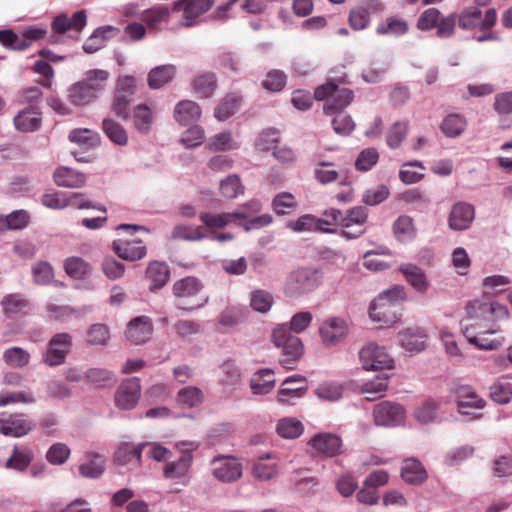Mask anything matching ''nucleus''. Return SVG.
Masks as SVG:
<instances>
[{
    "mask_svg": "<svg viewBox=\"0 0 512 512\" xmlns=\"http://www.w3.org/2000/svg\"><path fill=\"white\" fill-rule=\"evenodd\" d=\"M313 316L309 311L295 313L289 323L279 324L272 331V342L282 351L280 363L286 369H293L294 364L303 354V343L299 337L292 334L301 333L308 328Z\"/></svg>",
    "mask_w": 512,
    "mask_h": 512,
    "instance_id": "f257e3e1",
    "label": "nucleus"
},
{
    "mask_svg": "<svg viewBox=\"0 0 512 512\" xmlns=\"http://www.w3.org/2000/svg\"><path fill=\"white\" fill-rule=\"evenodd\" d=\"M314 97L324 101L323 111L326 115H334L351 104L354 93L349 88L339 87L335 81H328L315 89Z\"/></svg>",
    "mask_w": 512,
    "mask_h": 512,
    "instance_id": "f03ea898",
    "label": "nucleus"
},
{
    "mask_svg": "<svg viewBox=\"0 0 512 512\" xmlns=\"http://www.w3.org/2000/svg\"><path fill=\"white\" fill-rule=\"evenodd\" d=\"M322 280L321 272L314 268H300L291 272L285 282L284 292L290 298H298L314 291Z\"/></svg>",
    "mask_w": 512,
    "mask_h": 512,
    "instance_id": "7ed1b4c3",
    "label": "nucleus"
},
{
    "mask_svg": "<svg viewBox=\"0 0 512 512\" xmlns=\"http://www.w3.org/2000/svg\"><path fill=\"white\" fill-rule=\"evenodd\" d=\"M452 393L455 397L457 411L461 415L472 416L473 419H480L482 414L474 413L472 410L483 409L486 401L480 397L475 389L469 385H454Z\"/></svg>",
    "mask_w": 512,
    "mask_h": 512,
    "instance_id": "20e7f679",
    "label": "nucleus"
},
{
    "mask_svg": "<svg viewBox=\"0 0 512 512\" xmlns=\"http://www.w3.org/2000/svg\"><path fill=\"white\" fill-rule=\"evenodd\" d=\"M36 423L24 413H0V434L21 438L28 435L34 428Z\"/></svg>",
    "mask_w": 512,
    "mask_h": 512,
    "instance_id": "39448f33",
    "label": "nucleus"
},
{
    "mask_svg": "<svg viewBox=\"0 0 512 512\" xmlns=\"http://www.w3.org/2000/svg\"><path fill=\"white\" fill-rule=\"evenodd\" d=\"M72 346V336L68 333H57L48 342L42 354V361L49 367L62 365Z\"/></svg>",
    "mask_w": 512,
    "mask_h": 512,
    "instance_id": "423d86ee",
    "label": "nucleus"
},
{
    "mask_svg": "<svg viewBox=\"0 0 512 512\" xmlns=\"http://www.w3.org/2000/svg\"><path fill=\"white\" fill-rule=\"evenodd\" d=\"M359 360L365 370L392 369L394 360L385 348L374 342H369L359 351Z\"/></svg>",
    "mask_w": 512,
    "mask_h": 512,
    "instance_id": "0eeeda50",
    "label": "nucleus"
},
{
    "mask_svg": "<svg viewBox=\"0 0 512 512\" xmlns=\"http://www.w3.org/2000/svg\"><path fill=\"white\" fill-rule=\"evenodd\" d=\"M406 417L405 408L396 402L382 401L374 406V423L381 427H397L404 423Z\"/></svg>",
    "mask_w": 512,
    "mask_h": 512,
    "instance_id": "6e6552de",
    "label": "nucleus"
},
{
    "mask_svg": "<svg viewBox=\"0 0 512 512\" xmlns=\"http://www.w3.org/2000/svg\"><path fill=\"white\" fill-rule=\"evenodd\" d=\"M475 219V207L466 202L458 201L450 209L447 225L452 231L468 230Z\"/></svg>",
    "mask_w": 512,
    "mask_h": 512,
    "instance_id": "1a4fd4ad",
    "label": "nucleus"
},
{
    "mask_svg": "<svg viewBox=\"0 0 512 512\" xmlns=\"http://www.w3.org/2000/svg\"><path fill=\"white\" fill-rule=\"evenodd\" d=\"M214 0H179L174 3L173 10L182 13L181 25L191 27L196 25L200 15L208 11Z\"/></svg>",
    "mask_w": 512,
    "mask_h": 512,
    "instance_id": "9d476101",
    "label": "nucleus"
},
{
    "mask_svg": "<svg viewBox=\"0 0 512 512\" xmlns=\"http://www.w3.org/2000/svg\"><path fill=\"white\" fill-rule=\"evenodd\" d=\"M140 379L131 377L123 380L115 393L116 406L122 410L133 409L140 399Z\"/></svg>",
    "mask_w": 512,
    "mask_h": 512,
    "instance_id": "9b49d317",
    "label": "nucleus"
},
{
    "mask_svg": "<svg viewBox=\"0 0 512 512\" xmlns=\"http://www.w3.org/2000/svg\"><path fill=\"white\" fill-rule=\"evenodd\" d=\"M319 334L324 345L335 346L346 338L348 324L339 317L329 318L321 324Z\"/></svg>",
    "mask_w": 512,
    "mask_h": 512,
    "instance_id": "f8f14e48",
    "label": "nucleus"
},
{
    "mask_svg": "<svg viewBox=\"0 0 512 512\" xmlns=\"http://www.w3.org/2000/svg\"><path fill=\"white\" fill-rule=\"evenodd\" d=\"M212 474L222 482L236 481L242 475V467L238 460L230 456L215 457L212 462Z\"/></svg>",
    "mask_w": 512,
    "mask_h": 512,
    "instance_id": "ddd939ff",
    "label": "nucleus"
},
{
    "mask_svg": "<svg viewBox=\"0 0 512 512\" xmlns=\"http://www.w3.org/2000/svg\"><path fill=\"white\" fill-rule=\"evenodd\" d=\"M153 332V324L148 316H137L129 321L125 336L133 344H142L149 340Z\"/></svg>",
    "mask_w": 512,
    "mask_h": 512,
    "instance_id": "4468645a",
    "label": "nucleus"
},
{
    "mask_svg": "<svg viewBox=\"0 0 512 512\" xmlns=\"http://www.w3.org/2000/svg\"><path fill=\"white\" fill-rule=\"evenodd\" d=\"M112 247L118 257L127 261L140 260L147 254L146 245L140 239L114 240Z\"/></svg>",
    "mask_w": 512,
    "mask_h": 512,
    "instance_id": "2eb2a0df",
    "label": "nucleus"
},
{
    "mask_svg": "<svg viewBox=\"0 0 512 512\" xmlns=\"http://www.w3.org/2000/svg\"><path fill=\"white\" fill-rule=\"evenodd\" d=\"M193 455L191 452H184L178 459L167 462L163 474L167 479H181L186 485L189 482V471L192 465Z\"/></svg>",
    "mask_w": 512,
    "mask_h": 512,
    "instance_id": "dca6fc26",
    "label": "nucleus"
},
{
    "mask_svg": "<svg viewBox=\"0 0 512 512\" xmlns=\"http://www.w3.org/2000/svg\"><path fill=\"white\" fill-rule=\"evenodd\" d=\"M286 228L295 232V233H326V234H334L336 233L335 228H321L319 226L318 217L313 214H304L298 217L297 219L288 220L285 223Z\"/></svg>",
    "mask_w": 512,
    "mask_h": 512,
    "instance_id": "f3484780",
    "label": "nucleus"
},
{
    "mask_svg": "<svg viewBox=\"0 0 512 512\" xmlns=\"http://www.w3.org/2000/svg\"><path fill=\"white\" fill-rule=\"evenodd\" d=\"M145 444H121L114 453V463L118 466L130 465L139 467L142 462V451Z\"/></svg>",
    "mask_w": 512,
    "mask_h": 512,
    "instance_id": "a211bd4d",
    "label": "nucleus"
},
{
    "mask_svg": "<svg viewBox=\"0 0 512 512\" xmlns=\"http://www.w3.org/2000/svg\"><path fill=\"white\" fill-rule=\"evenodd\" d=\"M399 271L416 292L424 294L428 291L430 282L422 268L416 264L403 263Z\"/></svg>",
    "mask_w": 512,
    "mask_h": 512,
    "instance_id": "6ab92c4d",
    "label": "nucleus"
},
{
    "mask_svg": "<svg viewBox=\"0 0 512 512\" xmlns=\"http://www.w3.org/2000/svg\"><path fill=\"white\" fill-rule=\"evenodd\" d=\"M105 471V457L98 453L88 452L79 465V473L89 479L100 478Z\"/></svg>",
    "mask_w": 512,
    "mask_h": 512,
    "instance_id": "aec40b11",
    "label": "nucleus"
},
{
    "mask_svg": "<svg viewBox=\"0 0 512 512\" xmlns=\"http://www.w3.org/2000/svg\"><path fill=\"white\" fill-rule=\"evenodd\" d=\"M399 337L402 347L407 352L417 353L426 347L427 333L422 328H407L399 334Z\"/></svg>",
    "mask_w": 512,
    "mask_h": 512,
    "instance_id": "412c9836",
    "label": "nucleus"
},
{
    "mask_svg": "<svg viewBox=\"0 0 512 512\" xmlns=\"http://www.w3.org/2000/svg\"><path fill=\"white\" fill-rule=\"evenodd\" d=\"M311 445L319 453L333 457L341 453L342 440L336 434L320 433L311 439Z\"/></svg>",
    "mask_w": 512,
    "mask_h": 512,
    "instance_id": "4be33fe9",
    "label": "nucleus"
},
{
    "mask_svg": "<svg viewBox=\"0 0 512 512\" xmlns=\"http://www.w3.org/2000/svg\"><path fill=\"white\" fill-rule=\"evenodd\" d=\"M34 459L33 450L26 445H14L11 456L5 461V468L24 472Z\"/></svg>",
    "mask_w": 512,
    "mask_h": 512,
    "instance_id": "5701e85b",
    "label": "nucleus"
},
{
    "mask_svg": "<svg viewBox=\"0 0 512 512\" xmlns=\"http://www.w3.org/2000/svg\"><path fill=\"white\" fill-rule=\"evenodd\" d=\"M53 178L57 186L71 189L81 188L86 183L85 174L66 166L56 169Z\"/></svg>",
    "mask_w": 512,
    "mask_h": 512,
    "instance_id": "b1692460",
    "label": "nucleus"
},
{
    "mask_svg": "<svg viewBox=\"0 0 512 512\" xmlns=\"http://www.w3.org/2000/svg\"><path fill=\"white\" fill-rule=\"evenodd\" d=\"M402 479L412 485H420L427 480V471L417 458H407L401 467Z\"/></svg>",
    "mask_w": 512,
    "mask_h": 512,
    "instance_id": "393cba45",
    "label": "nucleus"
},
{
    "mask_svg": "<svg viewBox=\"0 0 512 512\" xmlns=\"http://www.w3.org/2000/svg\"><path fill=\"white\" fill-rule=\"evenodd\" d=\"M41 112L34 106H29L18 112L14 117L15 128L21 132H33L41 126Z\"/></svg>",
    "mask_w": 512,
    "mask_h": 512,
    "instance_id": "a878e982",
    "label": "nucleus"
},
{
    "mask_svg": "<svg viewBox=\"0 0 512 512\" xmlns=\"http://www.w3.org/2000/svg\"><path fill=\"white\" fill-rule=\"evenodd\" d=\"M201 113V108L196 102L182 100L175 106L174 118L180 125L187 126L198 121Z\"/></svg>",
    "mask_w": 512,
    "mask_h": 512,
    "instance_id": "bb28decb",
    "label": "nucleus"
},
{
    "mask_svg": "<svg viewBox=\"0 0 512 512\" xmlns=\"http://www.w3.org/2000/svg\"><path fill=\"white\" fill-rule=\"evenodd\" d=\"M177 68L173 64H163L152 68L147 76V83L150 89L157 90L171 82L176 74Z\"/></svg>",
    "mask_w": 512,
    "mask_h": 512,
    "instance_id": "cd10ccee",
    "label": "nucleus"
},
{
    "mask_svg": "<svg viewBox=\"0 0 512 512\" xmlns=\"http://www.w3.org/2000/svg\"><path fill=\"white\" fill-rule=\"evenodd\" d=\"M392 308L393 306L389 303L376 298L371 301L368 314L372 321L389 325L398 320V316L392 311Z\"/></svg>",
    "mask_w": 512,
    "mask_h": 512,
    "instance_id": "c85d7f7f",
    "label": "nucleus"
},
{
    "mask_svg": "<svg viewBox=\"0 0 512 512\" xmlns=\"http://www.w3.org/2000/svg\"><path fill=\"white\" fill-rule=\"evenodd\" d=\"M242 103V96L238 92L227 94L216 106L214 116L219 121H225L234 115Z\"/></svg>",
    "mask_w": 512,
    "mask_h": 512,
    "instance_id": "c756f323",
    "label": "nucleus"
},
{
    "mask_svg": "<svg viewBox=\"0 0 512 512\" xmlns=\"http://www.w3.org/2000/svg\"><path fill=\"white\" fill-rule=\"evenodd\" d=\"M68 95L70 101L76 106L89 105L99 97L81 80L69 86Z\"/></svg>",
    "mask_w": 512,
    "mask_h": 512,
    "instance_id": "7c9ffc66",
    "label": "nucleus"
},
{
    "mask_svg": "<svg viewBox=\"0 0 512 512\" xmlns=\"http://www.w3.org/2000/svg\"><path fill=\"white\" fill-rule=\"evenodd\" d=\"M275 385L274 372L269 368L257 371L250 381V388L255 395L268 394Z\"/></svg>",
    "mask_w": 512,
    "mask_h": 512,
    "instance_id": "2f4dec72",
    "label": "nucleus"
},
{
    "mask_svg": "<svg viewBox=\"0 0 512 512\" xmlns=\"http://www.w3.org/2000/svg\"><path fill=\"white\" fill-rule=\"evenodd\" d=\"M154 122L153 112L146 104H139L133 109V123L135 129L142 135L151 131Z\"/></svg>",
    "mask_w": 512,
    "mask_h": 512,
    "instance_id": "473e14b6",
    "label": "nucleus"
},
{
    "mask_svg": "<svg viewBox=\"0 0 512 512\" xmlns=\"http://www.w3.org/2000/svg\"><path fill=\"white\" fill-rule=\"evenodd\" d=\"M438 407L437 402L426 401L414 409L413 416L420 425L440 423L441 419L438 415Z\"/></svg>",
    "mask_w": 512,
    "mask_h": 512,
    "instance_id": "72a5a7b5",
    "label": "nucleus"
},
{
    "mask_svg": "<svg viewBox=\"0 0 512 512\" xmlns=\"http://www.w3.org/2000/svg\"><path fill=\"white\" fill-rule=\"evenodd\" d=\"M203 288L201 281L193 276H188L173 284V294L179 298H189L197 295Z\"/></svg>",
    "mask_w": 512,
    "mask_h": 512,
    "instance_id": "f704fd0d",
    "label": "nucleus"
},
{
    "mask_svg": "<svg viewBox=\"0 0 512 512\" xmlns=\"http://www.w3.org/2000/svg\"><path fill=\"white\" fill-rule=\"evenodd\" d=\"M110 77V72L105 69H90L83 74L81 79L89 88L100 96L106 87V82Z\"/></svg>",
    "mask_w": 512,
    "mask_h": 512,
    "instance_id": "c9c22d12",
    "label": "nucleus"
},
{
    "mask_svg": "<svg viewBox=\"0 0 512 512\" xmlns=\"http://www.w3.org/2000/svg\"><path fill=\"white\" fill-rule=\"evenodd\" d=\"M467 126L464 116L458 113L448 114L441 123V131L449 138H455L461 135Z\"/></svg>",
    "mask_w": 512,
    "mask_h": 512,
    "instance_id": "e433bc0d",
    "label": "nucleus"
},
{
    "mask_svg": "<svg viewBox=\"0 0 512 512\" xmlns=\"http://www.w3.org/2000/svg\"><path fill=\"white\" fill-rule=\"evenodd\" d=\"M304 431L301 421L293 417L282 418L276 425L277 434L285 439L298 438Z\"/></svg>",
    "mask_w": 512,
    "mask_h": 512,
    "instance_id": "4c0bfd02",
    "label": "nucleus"
},
{
    "mask_svg": "<svg viewBox=\"0 0 512 512\" xmlns=\"http://www.w3.org/2000/svg\"><path fill=\"white\" fill-rule=\"evenodd\" d=\"M146 276L154 284V287H163L170 278V269L165 262L152 261L146 269Z\"/></svg>",
    "mask_w": 512,
    "mask_h": 512,
    "instance_id": "58836bf2",
    "label": "nucleus"
},
{
    "mask_svg": "<svg viewBox=\"0 0 512 512\" xmlns=\"http://www.w3.org/2000/svg\"><path fill=\"white\" fill-rule=\"evenodd\" d=\"M217 87L216 75L213 72H206L197 76L193 81L194 91L203 98L213 96Z\"/></svg>",
    "mask_w": 512,
    "mask_h": 512,
    "instance_id": "ea45409f",
    "label": "nucleus"
},
{
    "mask_svg": "<svg viewBox=\"0 0 512 512\" xmlns=\"http://www.w3.org/2000/svg\"><path fill=\"white\" fill-rule=\"evenodd\" d=\"M388 388V376L386 374H379L373 380L367 381L361 385L360 391L362 394H369L374 396H367L366 400L374 401L381 397Z\"/></svg>",
    "mask_w": 512,
    "mask_h": 512,
    "instance_id": "a19ab883",
    "label": "nucleus"
},
{
    "mask_svg": "<svg viewBox=\"0 0 512 512\" xmlns=\"http://www.w3.org/2000/svg\"><path fill=\"white\" fill-rule=\"evenodd\" d=\"M69 140L83 149L94 148L98 146L100 141L96 132L86 128L72 130L69 134Z\"/></svg>",
    "mask_w": 512,
    "mask_h": 512,
    "instance_id": "79ce46f5",
    "label": "nucleus"
},
{
    "mask_svg": "<svg viewBox=\"0 0 512 512\" xmlns=\"http://www.w3.org/2000/svg\"><path fill=\"white\" fill-rule=\"evenodd\" d=\"M262 209V203L258 199H251L246 203L239 205L235 210L230 212L234 225H241V222L254 216Z\"/></svg>",
    "mask_w": 512,
    "mask_h": 512,
    "instance_id": "37998d69",
    "label": "nucleus"
},
{
    "mask_svg": "<svg viewBox=\"0 0 512 512\" xmlns=\"http://www.w3.org/2000/svg\"><path fill=\"white\" fill-rule=\"evenodd\" d=\"M393 232L398 241L408 242L415 237V228L411 217L399 216L393 224Z\"/></svg>",
    "mask_w": 512,
    "mask_h": 512,
    "instance_id": "c03bdc74",
    "label": "nucleus"
},
{
    "mask_svg": "<svg viewBox=\"0 0 512 512\" xmlns=\"http://www.w3.org/2000/svg\"><path fill=\"white\" fill-rule=\"evenodd\" d=\"M102 128L106 136L115 144L124 146L128 142V135L124 127L112 119H104Z\"/></svg>",
    "mask_w": 512,
    "mask_h": 512,
    "instance_id": "a18cd8bd",
    "label": "nucleus"
},
{
    "mask_svg": "<svg viewBox=\"0 0 512 512\" xmlns=\"http://www.w3.org/2000/svg\"><path fill=\"white\" fill-rule=\"evenodd\" d=\"M465 309L470 318H482L486 311L494 313L497 309L503 313L507 312L506 308L497 302L484 303L478 299L469 301Z\"/></svg>",
    "mask_w": 512,
    "mask_h": 512,
    "instance_id": "49530a36",
    "label": "nucleus"
},
{
    "mask_svg": "<svg viewBox=\"0 0 512 512\" xmlns=\"http://www.w3.org/2000/svg\"><path fill=\"white\" fill-rule=\"evenodd\" d=\"M30 358L29 352L19 346L10 347L3 352L4 362L13 368L25 367L29 363Z\"/></svg>",
    "mask_w": 512,
    "mask_h": 512,
    "instance_id": "de8ad7c7",
    "label": "nucleus"
},
{
    "mask_svg": "<svg viewBox=\"0 0 512 512\" xmlns=\"http://www.w3.org/2000/svg\"><path fill=\"white\" fill-rule=\"evenodd\" d=\"M65 272L73 279H83L91 272V265L80 257L72 256L64 262Z\"/></svg>",
    "mask_w": 512,
    "mask_h": 512,
    "instance_id": "09e8293b",
    "label": "nucleus"
},
{
    "mask_svg": "<svg viewBox=\"0 0 512 512\" xmlns=\"http://www.w3.org/2000/svg\"><path fill=\"white\" fill-rule=\"evenodd\" d=\"M407 31V22L396 17L387 18L385 22L379 24L376 28L378 35H392L396 37L404 35Z\"/></svg>",
    "mask_w": 512,
    "mask_h": 512,
    "instance_id": "8fccbe9b",
    "label": "nucleus"
},
{
    "mask_svg": "<svg viewBox=\"0 0 512 512\" xmlns=\"http://www.w3.org/2000/svg\"><path fill=\"white\" fill-rule=\"evenodd\" d=\"M490 397L498 404H507L512 398V382L499 379L490 386Z\"/></svg>",
    "mask_w": 512,
    "mask_h": 512,
    "instance_id": "3c124183",
    "label": "nucleus"
},
{
    "mask_svg": "<svg viewBox=\"0 0 512 512\" xmlns=\"http://www.w3.org/2000/svg\"><path fill=\"white\" fill-rule=\"evenodd\" d=\"M475 448L472 445H462L451 448L444 456V462L448 466H457L462 464L474 454Z\"/></svg>",
    "mask_w": 512,
    "mask_h": 512,
    "instance_id": "603ef678",
    "label": "nucleus"
},
{
    "mask_svg": "<svg viewBox=\"0 0 512 512\" xmlns=\"http://www.w3.org/2000/svg\"><path fill=\"white\" fill-rule=\"evenodd\" d=\"M368 218V210L364 206H355L342 212V222L340 226L349 228L352 226L363 225Z\"/></svg>",
    "mask_w": 512,
    "mask_h": 512,
    "instance_id": "864d4df0",
    "label": "nucleus"
},
{
    "mask_svg": "<svg viewBox=\"0 0 512 512\" xmlns=\"http://www.w3.org/2000/svg\"><path fill=\"white\" fill-rule=\"evenodd\" d=\"M207 148L210 151H227L239 148V144L232 139V134L229 130L220 132L214 135L208 143Z\"/></svg>",
    "mask_w": 512,
    "mask_h": 512,
    "instance_id": "5fc2aeb1",
    "label": "nucleus"
},
{
    "mask_svg": "<svg viewBox=\"0 0 512 512\" xmlns=\"http://www.w3.org/2000/svg\"><path fill=\"white\" fill-rule=\"evenodd\" d=\"M203 399L202 391L196 386H186L180 389L176 395V401L187 407L198 406Z\"/></svg>",
    "mask_w": 512,
    "mask_h": 512,
    "instance_id": "6e6d98bb",
    "label": "nucleus"
},
{
    "mask_svg": "<svg viewBox=\"0 0 512 512\" xmlns=\"http://www.w3.org/2000/svg\"><path fill=\"white\" fill-rule=\"evenodd\" d=\"M273 303V295L267 291L259 289L251 293L250 306L258 313H267L272 308Z\"/></svg>",
    "mask_w": 512,
    "mask_h": 512,
    "instance_id": "4d7b16f0",
    "label": "nucleus"
},
{
    "mask_svg": "<svg viewBox=\"0 0 512 512\" xmlns=\"http://www.w3.org/2000/svg\"><path fill=\"white\" fill-rule=\"evenodd\" d=\"M408 133V122L397 121L388 130L386 136L387 145L391 149H397L402 144Z\"/></svg>",
    "mask_w": 512,
    "mask_h": 512,
    "instance_id": "13d9d810",
    "label": "nucleus"
},
{
    "mask_svg": "<svg viewBox=\"0 0 512 512\" xmlns=\"http://www.w3.org/2000/svg\"><path fill=\"white\" fill-rule=\"evenodd\" d=\"M272 209L279 215L284 216L290 213L292 209H295L297 203L294 195L289 192H280L272 200Z\"/></svg>",
    "mask_w": 512,
    "mask_h": 512,
    "instance_id": "bf43d9fd",
    "label": "nucleus"
},
{
    "mask_svg": "<svg viewBox=\"0 0 512 512\" xmlns=\"http://www.w3.org/2000/svg\"><path fill=\"white\" fill-rule=\"evenodd\" d=\"M220 191L224 197L234 199L244 193V186L239 176L232 174L221 181Z\"/></svg>",
    "mask_w": 512,
    "mask_h": 512,
    "instance_id": "052dcab7",
    "label": "nucleus"
},
{
    "mask_svg": "<svg viewBox=\"0 0 512 512\" xmlns=\"http://www.w3.org/2000/svg\"><path fill=\"white\" fill-rule=\"evenodd\" d=\"M0 43L9 49L24 51L29 48V41L24 40L12 29L0 30Z\"/></svg>",
    "mask_w": 512,
    "mask_h": 512,
    "instance_id": "680f3d73",
    "label": "nucleus"
},
{
    "mask_svg": "<svg viewBox=\"0 0 512 512\" xmlns=\"http://www.w3.org/2000/svg\"><path fill=\"white\" fill-rule=\"evenodd\" d=\"M132 101V95L114 92L112 111L117 117L127 121L131 116L130 105Z\"/></svg>",
    "mask_w": 512,
    "mask_h": 512,
    "instance_id": "e2e57ef3",
    "label": "nucleus"
},
{
    "mask_svg": "<svg viewBox=\"0 0 512 512\" xmlns=\"http://www.w3.org/2000/svg\"><path fill=\"white\" fill-rule=\"evenodd\" d=\"M270 458L269 454L265 457H260L253 465L254 476L262 481L272 479L278 472L277 466L274 463H267L266 460Z\"/></svg>",
    "mask_w": 512,
    "mask_h": 512,
    "instance_id": "0e129e2a",
    "label": "nucleus"
},
{
    "mask_svg": "<svg viewBox=\"0 0 512 512\" xmlns=\"http://www.w3.org/2000/svg\"><path fill=\"white\" fill-rule=\"evenodd\" d=\"M390 195L387 185L380 184L375 187L366 189L362 195V201L369 206H376L385 201Z\"/></svg>",
    "mask_w": 512,
    "mask_h": 512,
    "instance_id": "69168bd1",
    "label": "nucleus"
},
{
    "mask_svg": "<svg viewBox=\"0 0 512 512\" xmlns=\"http://www.w3.org/2000/svg\"><path fill=\"white\" fill-rule=\"evenodd\" d=\"M343 391L342 385L338 383L324 382L317 387L316 395L322 400L336 402L342 398Z\"/></svg>",
    "mask_w": 512,
    "mask_h": 512,
    "instance_id": "338daca9",
    "label": "nucleus"
},
{
    "mask_svg": "<svg viewBox=\"0 0 512 512\" xmlns=\"http://www.w3.org/2000/svg\"><path fill=\"white\" fill-rule=\"evenodd\" d=\"M70 448L61 442L54 443L46 452V460L52 465H62L70 457Z\"/></svg>",
    "mask_w": 512,
    "mask_h": 512,
    "instance_id": "774afa93",
    "label": "nucleus"
}]
</instances>
